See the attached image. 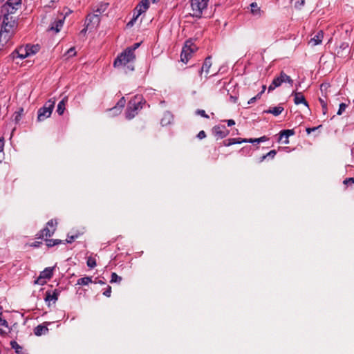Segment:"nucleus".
I'll use <instances>...</instances> for the list:
<instances>
[{"mask_svg": "<svg viewBox=\"0 0 354 354\" xmlns=\"http://www.w3.org/2000/svg\"><path fill=\"white\" fill-rule=\"evenodd\" d=\"M134 50L135 48H128L121 53L113 62L114 67L125 66L131 62H133L136 58Z\"/></svg>", "mask_w": 354, "mask_h": 354, "instance_id": "obj_1", "label": "nucleus"}, {"mask_svg": "<svg viewBox=\"0 0 354 354\" xmlns=\"http://www.w3.org/2000/svg\"><path fill=\"white\" fill-rule=\"evenodd\" d=\"M142 98L141 96H136L131 100L127 106L126 111V118L129 120L133 118L138 113V111L142 109Z\"/></svg>", "mask_w": 354, "mask_h": 354, "instance_id": "obj_2", "label": "nucleus"}, {"mask_svg": "<svg viewBox=\"0 0 354 354\" xmlns=\"http://www.w3.org/2000/svg\"><path fill=\"white\" fill-rule=\"evenodd\" d=\"M55 104V100L49 99L37 112V120L41 122L49 118L53 112Z\"/></svg>", "mask_w": 354, "mask_h": 354, "instance_id": "obj_3", "label": "nucleus"}, {"mask_svg": "<svg viewBox=\"0 0 354 354\" xmlns=\"http://www.w3.org/2000/svg\"><path fill=\"white\" fill-rule=\"evenodd\" d=\"M192 10V15L196 18H201L203 12L207 9L209 0H189Z\"/></svg>", "mask_w": 354, "mask_h": 354, "instance_id": "obj_4", "label": "nucleus"}, {"mask_svg": "<svg viewBox=\"0 0 354 354\" xmlns=\"http://www.w3.org/2000/svg\"><path fill=\"white\" fill-rule=\"evenodd\" d=\"M17 26L18 19L16 17L11 16L9 12L4 15L1 26V29L12 32V33L15 34Z\"/></svg>", "mask_w": 354, "mask_h": 354, "instance_id": "obj_5", "label": "nucleus"}, {"mask_svg": "<svg viewBox=\"0 0 354 354\" xmlns=\"http://www.w3.org/2000/svg\"><path fill=\"white\" fill-rule=\"evenodd\" d=\"M282 83H288L291 85L293 84V80L292 78L283 71L280 73L278 77L274 78L272 83L268 86V92H270L274 90L276 88L280 86Z\"/></svg>", "mask_w": 354, "mask_h": 354, "instance_id": "obj_6", "label": "nucleus"}, {"mask_svg": "<svg viewBox=\"0 0 354 354\" xmlns=\"http://www.w3.org/2000/svg\"><path fill=\"white\" fill-rule=\"evenodd\" d=\"M192 40L186 41L180 54V59L183 62L187 63L190 59L192 54L196 50Z\"/></svg>", "mask_w": 354, "mask_h": 354, "instance_id": "obj_7", "label": "nucleus"}, {"mask_svg": "<svg viewBox=\"0 0 354 354\" xmlns=\"http://www.w3.org/2000/svg\"><path fill=\"white\" fill-rule=\"evenodd\" d=\"M57 224V222L56 221L50 220L47 223L46 226L37 234L38 238L43 239L44 237L51 236L56 230Z\"/></svg>", "mask_w": 354, "mask_h": 354, "instance_id": "obj_8", "label": "nucleus"}, {"mask_svg": "<svg viewBox=\"0 0 354 354\" xmlns=\"http://www.w3.org/2000/svg\"><path fill=\"white\" fill-rule=\"evenodd\" d=\"M54 267H48L41 272L39 277L35 281V283L43 285L46 279H50L53 275Z\"/></svg>", "mask_w": 354, "mask_h": 354, "instance_id": "obj_9", "label": "nucleus"}, {"mask_svg": "<svg viewBox=\"0 0 354 354\" xmlns=\"http://www.w3.org/2000/svg\"><path fill=\"white\" fill-rule=\"evenodd\" d=\"M15 34L12 32L5 30L3 29L0 30V50H2L6 45L10 41L11 38Z\"/></svg>", "mask_w": 354, "mask_h": 354, "instance_id": "obj_10", "label": "nucleus"}, {"mask_svg": "<svg viewBox=\"0 0 354 354\" xmlns=\"http://www.w3.org/2000/svg\"><path fill=\"white\" fill-rule=\"evenodd\" d=\"M60 294V290L58 289H55L53 290H47L46 292V295L44 297V300L48 303V305H50V302L53 304H55V302L58 299V297Z\"/></svg>", "mask_w": 354, "mask_h": 354, "instance_id": "obj_11", "label": "nucleus"}, {"mask_svg": "<svg viewBox=\"0 0 354 354\" xmlns=\"http://www.w3.org/2000/svg\"><path fill=\"white\" fill-rule=\"evenodd\" d=\"M21 3V0H8L3 8L6 10L8 12L12 14L18 9Z\"/></svg>", "mask_w": 354, "mask_h": 354, "instance_id": "obj_12", "label": "nucleus"}, {"mask_svg": "<svg viewBox=\"0 0 354 354\" xmlns=\"http://www.w3.org/2000/svg\"><path fill=\"white\" fill-rule=\"evenodd\" d=\"M100 16L98 14H90L86 19V28H93L100 24Z\"/></svg>", "mask_w": 354, "mask_h": 354, "instance_id": "obj_13", "label": "nucleus"}, {"mask_svg": "<svg viewBox=\"0 0 354 354\" xmlns=\"http://www.w3.org/2000/svg\"><path fill=\"white\" fill-rule=\"evenodd\" d=\"M28 51L26 46H20L12 53L11 56L13 59L15 58L24 59L30 56V53Z\"/></svg>", "mask_w": 354, "mask_h": 354, "instance_id": "obj_14", "label": "nucleus"}, {"mask_svg": "<svg viewBox=\"0 0 354 354\" xmlns=\"http://www.w3.org/2000/svg\"><path fill=\"white\" fill-rule=\"evenodd\" d=\"M228 133H229V131L225 128V126H219V125H218V126H215L212 129V133L218 139V138H223L226 137L227 136Z\"/></svg>", "mask_w": 354, "mask_h": 354, "instance_id": "obj_15", "label": "nucleus"}, {"mask_svg": "<svg viewBox=\"0 0 354 354\" xmlns=\"http://www.w3.org/2000/svg\"><path fill=\"white\" fill-rule=\"evenodd\" d=\"M149 6V2L148 0H142L135 8L133 12L136 14V17H139L147 11Z\"/></svg>", "mask_w": 354, "mask_h": 354, "instance_id": "obj_16", "label": "nucleus"}, {"mask_svg": "<svg viewBox=\"0 0 354 354\" xmlns=\"http://www.w3.org/2000/svg\"><path fill=\"white\" fill-rule=\"evenodd\" d=\"M294 134H295V131L293 129L283 130L280 132L279 141L282 142L284 144H288L289 143V140H288L289 137Z\"/></svg>", "mask_w": 354, "mask_h": 354, "instance_id": "obj_17", "label": "nucleus"}, {"mask_svg": "<svg viewBox=\"0 0 354 354\" xmlns=\"http://www.w3.org/2000/svg\"><path fill=\"white\" fill-rule=\"evenodd\" d=\"M64 20V17L63 19H59L57 20H55L54 22L51 24L50 26L48 28V30L55 32V33L59 32L63 26Z\"/></svg>", "mask_w": 354, "mask_h": 354, "instance_id": "obj_18", "label": "nucleus"}, {"mask_svg": "<svg viewBox=\"0 0 354 354\" xmlns=\"http://www.w3.org/2000/svg\"><path fill=\"white\" fill-rule=\"evenodd\" d=\"M292 95L294 96L295 104H304L305 106H308V104L301 92H293Z\"/></svg>", "mask_w": 354, "mask_h": 354, "instance_id": "obj_19", "label": "nucleus"}, {"mask_svg": "<svg viewBox=\"0 0 354 354\" xmlns=\"http://www.w3.org/2000/svg\"><path fill=\"white\" fill-rule=\"evenodd\" d=\"M349 53L348 44L342 42L337 50V55L339 57H345Z\"/></svg>", "mask_w": 354, "mask_h": 354, "instance_id": "obj_20", "label": "nucleus"}, {"mask_svg": "<svg viewBox=\"0 0 354 354\" xmlns=\"http://www.w3.org/2000/svg\"><path fill=\"white\" fill-rule=\"evenodd\" d=\"M212 66V61L211 57H207L204 63L201 67V68L199 71V75H201L203 72L205 73L206 75L209 73V68Z\"/></svg>", "mask_w": 354, "mask_h": 354, "instance_id": "obj_21", "label": "nucleus"}, {"mask_svg": "<svg viewBox=\"0 0 354 354\" xmlns=\"http://www.w3.org/2000/svg\"><path fill=\"white\" fill-rule=\"evenodd\" d=\"M324 37V32L322 30H319L310 41V44L313 46H317L322 43Z\"/></svg>", "mask_w": 354, "mask_h": 354, "instance_id": "obj_22", "label": "nucleus"}, {"mask_svg": "<svg viewBox=\"0 0 354 354\" xmlns=\"http://www.w3.org/2000/svg\"><path fill=\"white\" fill-rule=\"evenodd\" d=\"M283 111V107L279 105L277 106L270 107L268 109L265 110L263 113H270L274 116H278L280 115Z\"/></svg>", "mask_w": 354, "mask_h": 354, "instance_id": "obj_23", "label": "nucleus"}, {"mask_svg": "<svg viewBox=\"0 0 354 354\" xmlns=\"http://www.w3.org/2000/svg\"><path fill=\"white\" fill-rule=\"evenodd\" d=\"M250 12L254 17H260L261 15L262 11L261 10L260 7L258 6L256 2H253L250 5Z\"/></svg>", "mask_w": 354, "mask_h": 354, "instance_id": "obj_24", "label": "nucleus"}, {"mask_svg": "<svg viewBox=\"0 0 354 354\" xmlns=\"http://www.w3.org/2000/svg\"><path fill=\"white\" fill-rule=\"evenodd\" d=\"M68 102V97H64L57 104V112L59 115H62L64 111H65V106L66 104Z\"/></svg>", "mask_w": 354, "mask_h": 354, "instance_id": "obj_25", "label": "nucleus"}, {"mask_svg": "<svg viewBox=\"0 0 354 354\" xmlns=\"http://www.w3.org/2000/svg\"><path fill=\"white\" fill-rule=\"evenodd\" d=\"M8 331V324L6 319L0 317V335H7Z\"/></svg>", "mask_w": 354, "mask_h": 354, "instance_id": "obj_26", "label": "nucleus"}, {"mask_svg": "<svg viewBox=\"0 0 354 354\" xmlns=\"http://www.w3.org/2000/svg\"><path fill=\"white\" fill-rule=\"evenodd\" d=\"M48 331V329L46 326H44L43 325H38L36 326L34 329V333L37 336H40L41 335H44Z\"/></svg>", "mask_w": 354, "mask_h": 354, "instance_id": "obj_27", "label": "nucleus"}, {"mask_svg": "<svg viewBox=\"0 0 354 354\" xmlns=\"http://www.w3.org/2000/svg\"><path fill=\"white\" fill-rule=\"evenodd\" d=\"M245 140H243L242 138H229L224 141V145L226 147L231 146L234 144H241L243 143Z\"/></svg>", "mask_w": 354, "mask_h": 354, "instance_id": "obj_28", "label": "nucleus"}, {"mask_svg": "<svg viewBox=\"0 0 354 354\" xmlns=\"http://www.w3.org/2000/svg\"><path fill=\"white\" fill-rule=\"evenodd\" d=\"M172 115L169 112H166L161 120V124L162 126H166L170 124L172 120Z\"/></svg>", "mask_w": 354, "mask_h": 354, "instance_id": "obj_29", "label": "nucleus"}, {"mask_svg": "<svg viewBox=\"0 0 354 354\" xmlns=\"http://www.w3.org/2000/svg\"><path fill=\"white\" fill-rule=\"evenodd\" d=\"M10 346L12 348H13L16 353L17 354H24L23 348L19 344H17L15 341L10 342Z\"/></svg>", "mask_w": 354, "mask_h": 354, "instance_id": "obj_30", "label": "nucleus"}, {"mask_svg": "<svg viewBox=\"0 0 354 354\" xmlns=\"http://www.w3.org/2000/svg\"><path fill=\"white\" fill-rule=\"evenodd\" d=\"M90 283H92L91 277H85L80 278L77 280V284L80 285V286H86V285L89 284Z\"/></svg>", "mask_w": 354, "mask_h": 354, "instance_id": "obj_31", "label": "nucleus"}, {"mask_svg": "<svg viewBox=\"0 0 354 354\" xmlns=\"http://www.w3.org/2000/svg\"><path fill=\"white\" fill-rule=\"evenodd\" d=\"M26 48L28 50V53H30V56L35 55L37 53L39 50V45H26Z\"/></svg>", "mask_w": 354, "mask_h": 354, "instance_id": "obj_32", "label": "nucleus"}, {"mask_svg": "<svg viewBox=\"0 0 354 354\" xmlns=\"http://www.w3.org/2000/svg\"><path fill=\"white\" fill-rule=\"evenodd\" d=\"M108 3H102L100 4L97 8L95 10V14H98L99 15L103 13L107 8Z\"/></svg>", "mask_w": 354, "mask_h": 354, "instance_id": "obj_33", "label": "nucleus"}, {"mask_svg": "<svg viewBox=\"0 0 354 354\" xmlns=\"http://www.w3.org/2000/svg\"><path fill=\"white\" fill-rule=\"evenodd\" d=\"M46 242L47 246L50 248L59 244L62 242V241L59 239H46Z\"/></svg>", "mask_w": 354, "mask_h": 354, "instance_id": "obj_34", "label": "nucleus"}, {"mask_svg": "<svg viewBox=\"0 0 354 354\" xmlns=\"http://www.w3.org/2000/svg\"><path fill=\"white\" fill-rule=\"evenodd\" d=\"M122 281V277L118 276L116 273L112 272L111 283H120Z\"/></svg>", "mask_w": 354, "mask_h": 354, "instance_id": "obj_35", "label": "nucleus"}, {"mask_svg": "<svg viewBox=\"0 0 354 354\" xmlns=\"http://www.w3.org/2000/svg\"><path fill=\"white\" fill-rule=\"evenodd\" d=\"M306 0H292L294 6L296 8L300 9L302 6H304Z\"/></svg>", "mask_w": 354, "mask_h": 354, "instance_id": "obj_36", "label": "nucleus"}, {"mask_svg": "<svg viewBox=\"0 0 354 354\" xmlns=\"http://www.w3.org/2000/svg\"><path fill=\"white\" fill-rule=\"evenodd\" d=\"M86 263H87L88 267H89L91 268H93L96 266L95 259L91 257L87 259Z\"/></svg>", "mask_w": 354, "mask_h": 354, "instance_id": "obj_37", "label": "nucleus"}, {"mask_svg": "<svg viewBox=\"0 0 354 354\" xmlns=\"http://www.w3.org/2000/svg\"><path fill=\"white\" fill-rule=\"evenodd\" d=\"M125 100L124 97H122L120 101L118 102L117 106L114 107L113 109L116 111H120L121 108H122L125 104Z\"/></svg>", "mask_w": 354, "mask_h": 354, "instance_id": "obj_38", "label": "nucleus"}, {"mask_svg": "<svg viewBox=\"0 0 354 354\" xmlns=\"http://www.w3.org/2000/svg\"><path fill=\"white\" fill-rule=\"evenodd\" d=\"M3 147H4V142L3 138H0V163L2 162L3 160Z\"/></svg>", "mask_w": 354, "mask_h": 354, "instance_id": "obj_39", "label": "nucleus"}, {"mask_svg": "<svg viewBox=\"0 0 354 354\" xmlns=\"http://www.w3.org/2000/svg\"><path fill=\"white\" fill-rule=\"evenodd\" d=\"M139 17H136V14H135L133 12V17L132 19L127 23V26L128 27H131L133 26V24H135V22L136 21V20L138 19Z\"/></svg>", "mask_w": 354, "mask_h": 354, "instance_id": "obj_40", "label": "nucleus"}, {"mask_svg": "<svg viewBox=\"0 0 354 354\" xmlns=\"http://www.w3.org/2000/svg\"><path fill=\"white\" fill-rule=\"evenodd\" d=\"M261 95H262V92L259 93L256 96L250 99L249 101L248 102V104H251L254 103L257 99H260Z\"/></svg>", "mask_w": 354, "mask_h": 354, "instance_id": "obj_41", "label": "nucleus"}, {"mask_svg": "<svg viewBox=\"0 0 354 354\" xmlns=\"http://www.w3.org/2000/svg\"><path fill=\"white\" fill-rule=\"evenodd\" d=\"M347 107V105L345 103H341L339 106V109L337 111V115H342V113L345 111L346 108Z\"/></svg>", "mask_w": 354, "mask_h": 354, "instance_id": "obj_42", "label": "nucleus"}, {"mask_svg": "<svg viewBox=\"0 0 354 354\" xmlns=\"http://www.w3.org/2000/svg\"><path fill=\"white\" fill-rule=\"evenodd\" d=\"M243 140H245V142H243V143H247V142L252 143V144L260 143L259 138H250V139L244 138V139H243Z\"/></svg>", "mask_w": 354, "mask_h": 354, "instance_id": "obj_43", "label": "nucleus"}, {"mask_svg": "<svg viewBox=\"0 0 354 354\" xmlns=\"http://www.w3.org/2000/svg\"><path fill=\"white\" fill-rule=\"evenodd\" d=\"M276 154H277V151L273 149V150L270 151L268 153H267L266 154V156H267V158H270L272 159L274 158Z\"/></svg>", "mask_w": 354, "mask_h": 354, "instance_id": "obj_44", "label": "nucleus"}, {"mask_svg": "<svg viewBox=\"0 0 354 354\" xmlns=\"http://www.w3.org/2000/svg\"><path fill=\"white\" fill-rule=\"evenodd\" d=\"M196 113L203 118H209V115L206 114L205 111L202 109H198Z\"/></svg>", "mask_w": 354, "mask_h": 354, "instance_id": "obj_45", "label": "nucleus"}, {"mask_svg": "<svg viewBox=\"0 0 354 354\" xmlns=\"http://www.w3.org/2000/svg\"><path fill=\"white\" fill-rule=\"evenodd\" d=\"M78 237V235H71L70 236L68 234L67 239L66 240L68 243H72L73 241H75Z\"/></svg>", "mask_w": 354, "mask_h": 354, "instance_id": "obj_46", "label": "nucleus"}, {"mask_svg": "<svg viewBox=\"0 0 354 354\" xmlns=\"http://www.w3.org/2000/svg\"><path fill=\"white\" fill-rule=\"evenodd\" d=\"M111 287L108 286L106 290L103 292V295L107 297H109L111 296Z\"/></svg>", "mask_w": 354, "mask_h": 354, "instance_id": "obj_47", "label": "nucleus"}, {"mask_svg": "<svg viewBox=\"0 0 354 354\" xmlns=\"http://www.w3.org/2000/svg\"><path fill=\"white\" fill-rule=\"evenodd\" d=\"M67 54L68 55V56H74L75 54H76V52L75 50V48H71L70 49L68 50L67 51Z\"/></svg>", "mask_w": 354, "mask_h": 354, "instance_id": "obj_48", "label": "nucleus"}, {"mask_svg": "<svg viewBox=\"0 0 354 354\" xmlns=\"http://www.w3.org/2000/svg\"><path fill=\"white\" fill-rule=\"evenodd\" d=\"M322 125H319L317 127L307 128L306 132L308 134H310L311 132L316 131L317 129L320 128Z\"/></svg>", "mask_w": 354, "mask_h": 354, "instance_id": "obj_49", "label": "nucleus"}, {"mask_svg": "<svg viewBox=\"0 0 354 354\" xmlns=\"http://www.w3.org/2000/svg\"><path fill=\"white\" fill-rule=\"evenodd\" d=\"M354 183V178H348L344 180V184L348 185L349 183Z\"/></svg>", "mask_w": 354, "mask_h": 354, "instance_id": "obj_50", "label": "nucleus"}, {"mask_svg": "<svg viewBox=\"0 0 354 354\" xmlns=\"http://www.w3.org/2000/svg\"><path fill=\"white\" fill-rule=\"evenodd\" d=\"M197 137L199 138V139H203V138H205L206 137V133L204 131H201L198 135H197Z\"/></svg>", "mask_w": 354, "mask_h": 354, "instance_id": "obj_51", "label": "nucleus"}, {"mask_svg": "<svg viewBox=\"0 0 354 354\" xmlns=\"http://www.w3.org/2000/svg\"><path fill=\"white\" fill-rule=\"evenodd\" d=\"M319 101L321 104L322 107L326 108V106H327V103L324 101V100H323L322 98H319Z\"/></svg>", "mask_w": 354, "mask_h": 354, "instance_id": "obj_52", "label": "nucleus"}, {"mask_svg": "<svg viewBox=\"0 0 354 354\" xmlns=\"http://www.w3.org/2000/svg\"><path fill=\"white\" fill-rule=\"evenodd\" d=\"M42 243L41 241H35L34 243H32L31 244V246L32 247H34V248H38L40 246V245Z\"/></svg>", "mask_w": 354, "mask_h": 354, "instance_id": "obj_53", "label": "nucleus"}, {"mask_svg": "<svg viewBox=\"0 0 354 354\" xmlns=\"http://www.w3.org/2000/svg\"><path fill=\"white\" fill-rule=\"evenodd\" d=\"M227 125H228L229 127H231V126H233V125H234V124H235V122H234V120H232V119H230V120H227Z\"/></svg>", "mask_w": 354, "mask_h": 354, "instance_id": "obj_54", "label": "nucleus"}, {"mask_svg": "<svg viewBox=\"0 0 354 354\" xmlns=\"http://www.w3.org/2000/svg\"><path fill=\"white\" fill-rule=\"evenodd\" d=\"M237 100H238V97H236V96H232V95H231V96L230 97V102H233V103H236V101H237Z\"/></svg>", "mask_w": 354, "mask_h": 354, "instance_id": "obj_55", "label": "nucleus"}, {"mask_svg": "<svg viewBox=\"0 0 354 354\" xmlns=\"http://www.w3.org/2000/svg\"><path fill=\"white\" fill-rule=\"evenodd\" d=\"M259 142H263L268 140V138L266 136H262V137L259 138Z\"/></svg>", "mask_w": 354, "mask_h": 354, "instance_id": "obj_56", "label": "nucleus"}, {"mask_svg": "<svg viewBox=\"0 0 354 354\" xmlns=\"http://www.w3.org/2000/svg\"><path fill=\"white\" fill-rule=\"evenodd\" d=\"M267 158V156H266V154L262 156L261 158H260V160H259V162H263V160H265Z\"/></svg>", "mask_w": 354, "mask_h": 354, "instance_id": "obj_57", "label": "nucleus"}, {"mask_svg": "<svg viewBox=\"0 0 354 354\" xmlns=\"http://www.w3.org/2000/svg\"><path fill=\"white\" fill-rule=\"evenodd\" d=\"M127 68L129 70V71H133L134 70V67L133 66H132L131 64H129L127 66Z\"/></svg>", "mask_w": 354, "mask_h": 354, "instance_id": "obj_58", "label": "nucleus"}, {"mask_svg": "<svg viewBox=\"0 0 354 354\" xmlns=\"http://www.w3.org/2000/svg\"><path fill=\"white\" fill-rule=\"evenodd\" d=\"M19 117H20V113H16V115H15V120L17 121L19 120Z\"/></svg>", "mask_w": 354, "mask_h": 354, "instance_id": "obj_59", "label": "nucleus"}, {"mask_svg": "<svg viewBox=\"0 0 354 354\" xmlns=\"http://www.w3.org/2000/svg\"><path fill=\"white\" fill-rule=\"evenodd\" d=\"M322 111H323V113L326 114L327 112V106H326V108H322Z\"/></svg>", "mask_w": 354, "mask_h": 354, "instance_id": "obj_60", "label": "nucleus"}, {"mask_svg": "<svg viewBox=\"0 0 354 354\" xmlns=\"http://www.w3.org/2000/svg\"><path fill=\"white\" fill-rule=\"evenodd\" d=\"M2 310H3V308H2V306H0V317H1V316H2Z\"/></svg>", "mask_w": 354, "mask_h": 354, "instance_id": "obj_61", "label": "nucleus"}, {"mask_svg": "<svg viewBox=\"0 0 354 354\" xmlns=\"http://www.w3.org/2000/svg\"><path fill=\"white\" fill-rule=\"evenodd\" d=\"M266 88V86H262V91L261 92H262V93H263L265 91Z\"/></svg>", "mask_w": 354, "mask_h": 354, "instance_id": "obj_62", "label": "nucleus"}, {"mask_svg": "<svg viewBox=\"0 0 354 354\" xmlns=\"http://www.w3.org/2000/svg\"><path fill=\"white\" fill-rule=\"evenodd\" d=\"M139 45H140V44H139L138 43L135 44H134V46H134L133 48H135V49H136V48H138V47L139 46Z\"/></svg>", "mask_w": 354, "mask_h": 354, "instance_id": "obj_63", "label": "nucleus"}, {"mask_svg": "<svg viewBox=\"0 0 354 354\" xmlns=\"http://www.w3.org/2000/svg\"><path fill=\"white\" fill-rule=\"evenodd\" d=\"M86 29H87L86 28H84V29L81 31V33H84H84H86Z\"/></svg>", "mask_w": 354, "mask_h": 354, "instance_id": "obj_64", "label": "nucleus"}]
</instances>
